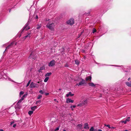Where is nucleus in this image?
<instances>
[{
	"label": "nucleus",
	"instance_id": "28",
	"mask_svg": "<svg viewBox=\"0 0 131 131\" xmlns=\"http://www.w3.org/2000/svg\"><path fill=\"white\" fill-rule=\"evenodd\" d=\"M42 97V95H39L37 97V99H40Z\"/></svg>",
	"mask_w": 131,
	"mask_h": 131
},
{
	"label": "nucleus",
	"instance_id": "11",
	"mask_svg": "<svg viewBox=\"0 0 131 131\" xmlns=\"http://www.w3.org/2000/svg\"><path fill=\"white\" fill-rule=\"evenodd\" d=\"M90 131H102V130L100 129H99L98 130L96 129H94L93 127H91L90 129Z\"/></svg>",
	"mask_w": 131,
	"mask_h": 131
},
{
	"label": "nucleus",
	"instance_id": "41",
	"mask_svg": "<svg viewBox=\"0 0 131 131\" xmlns=\"http://www.w3.org/2000/svg\"><path fill=\"white\" fill-rule=\"evenodd\" d=\"M110 128L112 129H114L115 128V127H111V128Z\"/></svg>",
	"mask_w": 131,
	"mask_h": 131
},
{
	"label": "nucleus",
	"instance_id": "38",
	"mask_svg": "<svg viewBox=\"0 0 131 131\" xmlns=\"http://www.w3.org/2000/svg\"><path fill=\"white\" fill-rule=\"evenodd\" d=\"M65 67H68L69 66L67 63H66L64 66Z\"/></svg>",
	"mask_w": 131,
	"mask_h": 131
},
{
	"label": "nucleus",
	"instance_id": "32",
	"mask_svg": "<svg viewBox=\"0 0 131 131\" xmlns=\"http://www.w3.org/2000/svg\"><path fill=\"white\" fill-rule=\"evenodd\" d=\"M24 92L23 91H21L20 93V95H21L24 94Z\"/></svg>",
	"mask_w": 131,
	"mask_h": 131
},
{
	"label": "nucleus",
	"instance_id": "17",
	"mask_svg": "<svg viewBox=\"0 0 131 131\" xmlns=\"http://www.w3.org/2000/svg\"><path fill=\"white\" fill-rule=\"evenodd\" d=\"M86 80L87 81H89L91 80V76H89L86 78Z\"/></svg>",
	"mask_w": 131,
	"mask_h": 131
},
{
	"label": "nucleus",
	"instance_id": "52",
	"mask_svg": "<svg viewBox=\"0 0 131 131\" xmlns=\"http://www.w3.org/2000/svg\"><path fill=\"white\" fill-rule=\"evenodd\" d=\"M11 9H10L9 10V12H10Z\"/></svg>",
	"mask_w": 131,
	"mask_h": 131
},
{
	"label": "nucleus",
	"instance_id": "57",
	"mask_svg": "<svg viewBox=\"0 0 131 131\" xmlns=\"http://www.w3.org/2000/svg\"><path fill=\"white\" fill-rule=\"evenodd\" d=\"M115 66H117V67H118V66L117 65H115Z\"/></svg>",
	"mask_w": 131,
	"mask_h": 131
},
{
	"label": "nucleus",
	"instance_id": "24",
	"mask_svg": "<svg viewBox=\"0 0 131 131\" xmlns=\"http://www.w3.org/2000/svg\"><path fill=\"white\" fill-rule=\"evenodd\" d=\"M46 77L45 78V79L44 80V82H47L48 81L49 79V78L48 77Z\"/></svg>",
	"mask_w": 131,
	"mask_h": 131
},
{
	"label": "nucleus",
	"instance_id": "5",
	"mask_svg": "<svg viewBox=\"0 0 131 131\" xmlns=\"http://www.w3.org/2000/svg\"><path fill=\"white\" fill-rule=\"evenodd\" d=\"M74 23V19L73 18H71L67 21V24L71 25H73Z\"/></svg>",
	"mask_w": 131,
	"mask_h": 131
},
{
	"label": "nucleus",
	"instance_id": "26",
	"mask_svg": "<svg viewBox=\"0 0 131 131\" xmlns=\"http://www.w3.org/2000/svg\"><path fill=\"white\" fill-rule=\"evenodd\" d=\"M75 63L77 65H79V62L78 60H76L75 61Z\"/></svg>",
	"mask_w": 131,
	"mask_h": 131
},
{
	"label": "nucleus",
	"instance_id": "45",
	"mask_svg": "<svg viewBox=\"0 0 131 131\" xmlns=\"http://www.w3.org/2000/svg\"><path fill=\"white\" fill-rule=\"evenodd\" d=\"M130 79L131 78H129L128 79V81H129L130 80Z\"/></svg>",
	"mask_w": 131,
	"mask_h": 131
},
{
	"label": "nucleus",
	"instance_id": "43",
	"mask_svg": "<svg viewBox=\"0 0 131 131\" xmlns=\"http://www.w3.org/2000/svg\"><path fill=\"white\" fill-rule=\"evenodd\" d=\"M26 96H27V94H25L23 96L25 97Z\"/></svg>",
	"mask_w": 131,
	"mask_h": 131
},
{
	"label": "nucleus",
	"instance_id": "3",
	"mask_svg": "<svg viewBox=\"0 0 131 131\" xmlns=\"http://www.w3.org/2000/svg\"><path fill=\"white\" fill-rule=\"evenodd\" d=\"M87 100L86 99L84 100L83 101H81L80 103L77 105V107H81L84 105H86L87 103Z\"/></svg>",
	"mask_w": 131,
	"mask_h": 131
},
{
	"label": "nucleus",
	"instance_id": "37",
	"mask_svg": "<svg viewBox=\"0 0 131 131\" xmlns=\"http://www.w3.org/2000/svg\"><path fill=\"white\" fill-rule=\"evenodd\" d=\"M105 125L106 127H108L109 128H111V127H110V125Z\"/></svg>",
	"mask_w": 131,
	"mask_h": 131
},
{
	"label": "nucleus",
	"instance_id": "55",
	"mask_svg": "<svg viewBox=\"0 0 131 131\" xmlns=\"http://www.w3.org/2000/svg\"><path fill=\"white\" fill-rule=\"evenodd\" d=\"M124 131H128L127 130H124Z\"/></svg>",
	"mask_w": 131,
	"mask_h": 131
},
{
	"label": "nucleus",
	"instance_id": "10",
	"mask_svg": "<svg viewBox=\"0 0 131 131\" xmlns=\"http://www.w3.org/2000/svg\"><path fill=\"white\" fill-rule=\"evenodd\" d=\"M4 78L5 79L7 80H9L13 82H14L12 80L9 78L7 77L6 75H4Z\"/></svg>",
	"mask_w": 131,
	"mask_h": 131
},
{
	"label": "nucleus",
	"instance_id": "14",
	"mask_svg": "<svg viewBox=\"0 0 131 131\" xmlns=\"http://www.w3.org/2000/svg\"><path fill=\"white\" fill-rule=\"evenodd\" d=\"M84 128L85 129H88L89 128V125L88 123H86L84 124Z\"/></svg>",
	"mask_w": 131,
	"mask_h": 131
},
{
	"label": "nucleus",
	"instance_id": "50",
	"mask_svg": "<svg viewBox=\"0 0 131 131\" xmlns=\"http://www.w3.org/2000/svg\"><path fill=\"white\" fill-rule=\"evenodd\" d=\"M54 101H57V100L56 99H54Z\"/></svg>",
	"mask_w": 131,
	"mask_h": 131
},
{
	"label": "nucleus",
	"instance_id": "36",
	"mask_svg": "<svg viewBox=\"0 0 131 131\" xmlns=\"http://www.w3.org/2000/svg\"><path fill=\"white\" fill-rule=\"evenodd\" d=\"M76 107V105H73V106H71V108H72V107L73 108H75V107Z\"/></svg>",
	"mask_w": 131,
	"mask_h": 131
},
{
	"label": "nucleus",
	"instance_id": "51",
	"mask_svg": "<svg viewBox=\"0 0 131 131\" xmlns=\"http://www.w3.org/2000/svg\"><path fill=\"white\" fill-rule=\"evenodd\" d=\"M0 131H4V130L2 129H0Z\"/></svg>",
	"mask_w": 131,
	"mask_h": 131
},
{
	"label": "nucleus",
	"instance_id": "29",
	"mask_svg": "<svg viewBox=\"0 0 131 131\" xmlns=\"http://www.w3.org/2000/svg\"><path fill=\"white\" fill-rule=\"evenodd\" d=\"M40 102H41V101L39 100V101H37L36 102V103L37 104H38L39 103V104H40Z\"/></svg>",
	"mask_w": 131,
	"mask_h": 131
},
{
	"label": "nucleus",
	"instance_id": "20",
	"mask_svg": "<svg viewBox=\"0 0 131 131\" xmlns=\"http://www.w3.org/2000/svg\"><path fill=\"white\" fill-rule=\"evenodd\" d=\"M34 53L33 52H32L30 55V56L29 57V58H32L33 59H34L35 58L34 57H33V55H34Z\"/></svg>",
	"mask_w": 131,
	"mask_h": 131
},
{
	"label": "nucleus",
	"instance_id": "34",
	"mask_svg": "<svg viewBox=\"0 0 131 131\" xmlns=\"http://www.w3.org/2000/svg\"><path fill=\"white\" fill-rule=\"evenodd\" d=\"M22 101L21 99H20L18 101L17 103H18V104H20V103Z\"/></svg>",
	"mask_w": 131,
	"mask_h": 131
},
{
	"label": "nucleus",
	"instance_id": "39",
	"mask_svg": "<svg viewBox=\"0 0 131 131\" xmlns=\"http://www.w3.org/2000/svg\"><path fill=\"white\" fill-rule=\"evenodd\" d=\"M16 126V124H14L13 125V127H15Z\"/></svg>",
	"mask_w": 131,
	"mask_h": 131
},
{
	"label": "nucleus",
	"instance_id": "9",
	"mask_svg": "<svg viewBox=\"0 0 131 131\" xmlns=\"http://www.w3.org/2000/svg\"><path fill=\"white\" fill-rule=\"evenodd\" d=\"M21 105L20 104H18L17 103V104L15 106V108L17 110H19L21 108Z\"/></svg>",
	"mask_w": 131,
	"mask_h": 131
},
{
	"label": "nucleus",
	"instance_id": "35",
	"mask_svg": "<svg viewBox=\"0 0 131 131\" xmlns=\"http://www.w3.org/2000/svg\"><path fill=\"white\" fill-rule=\"evenodd\" d=\"M15 123V121H12L10 122V125H11L13 124H14Z\"/></svg>",
	"mask_w": 131,
	"mask_h": 131
},
{
	"label": "nucleus",
	"instance_id": "31",
	"mask_svg": "<svg viewBox=\"0 0 131 131\" xmlns=\"http://www.w3.org/2000/svg\"><path fill=\"white\" fill-rule=\"evenodd\" d=\"M39 92L41 94H42L43 93V91L42 90H40L39 91Z\"/></svg>",
	"mask_w": 131,
	"mask_h": 131
},
{
	"label": "nucleus",
	"instance_id": "23",
	"mask_svg": "<svg viewBox=\"0 0 131 131\" xmlns=\"http://www.w3.org/2000/svg\"><path fill=\"white\" fill-rule=\"evenodd\" d=\"M41 24H38L37 25V29H39L41 27Z\"/></svg>",
	"mask_w": 131,
	"mask_h": 131
},
{
	"label": "nucleus",
	"instance_id": "15",
	"mask_svg": "<svg viewBox=\"0 0 131 131\" xmlns=\"http://www.w3.org/2000/svg\"><path fill=\"white\" fill-rule=\"evenodd\" d=\"M30 34L31 33H28V35L23 38L24 39H25L27 38H30Z\"/></svg>",
	"mask_w": 131,
	"mask_h": 131
},
{
	"label": "nucleus",
	"instance_id": "12",
	"mask_svg": "<svg viewBox=\"0 0 131 131\" xmlns=\"http://www.w3.org/2000/svg\"><path fill=\"white\" fill-rule=\"evenodd\" d=\"M66 102L67 103H69L70 102L73 103L74 101L71 100V99H70L69 98H67L66 100Z\"/></svg>",
	"mask_w": 131,
	"mask_h": 131
},
{
	"label": "nucleus",
	"instance_id": "22",
	"mask_svg": "<svg viewBox=\"0 0 131 131\" xmlns=\"http://www.w3.org/2000/svg\"><path fill=\"white\" fill-rule=\"evenodd\" d=\"M37 108V106H34L31 107V109L32 111H34L35 109Z\"/></svg>",
	"mask_w": 131,
	"mask_h": 131
},
{
	"label": "nucleus",
	"instance_id": "25",
	"mask_svg": "<svg viewBox=\"0 0 131 131\" xmlns=\"http://www.w3.org/2000/svg\"><path fill=\"white\" fill-rule=\"evenodd\" d=\"M33 111H30L28 112V114L30 115H31V114L33 113Z\"/></svg>",
	"mask_w": 131,
	"mask_h": 131
},
{
	"label": "nucleus",
	"instance_id": "7",
	"mask_svg": "<svg viewBox=\"0 0 131 131\" xmlns=\"http://www.w3.org/2000/svg\"><path fill=\"white\" fill-rule=\"evenodd\" d=\"M29 24V21H28V22L26 24L25 26L24 27L23 30H27L30 29V27L29 26H28Z\"/></svg>",
	"mask_w": 131,
	"mask_h": 131
},
{
	"label": "nucleus",
	"instance_id": "58",
	"mask_svg": "<svg viewBox=\"0 0 131 131\" xmlns=\"http://www.w3.org/2000/svg\"><path fill=\"white\" fill-rule=\"evenodd\" d=\"M128 118H129V119L130 118V117H128Z\"/></svg>",
	"mask_w": 131,
	"mask_h": 131
},
{
	"label": "nucleus",
	"instance_id": "53",
	"mask_svg": "<svg viewBox=\"0 0 131 131\" xmlns=\"http://www.w3.org/2000/svg\"><path fill=\"white\" fill-rule=\"evenodd\" d=\"M63 131H66V130L65 129H64V130H63Z\"/></svg>",
	"mask_w": 131,
	"mask_h": 131
},
{
	"label": "nucleus",
	"instance_id": "48",
	"mask_svg": "<svg viewBox=\"0 0 131 131\" xmlns=\"http://www.w3.org/2000/svg\"><path fill=\"white\" fill-rule=\"evenodd\" d=\"M90 12H89L88 13L86 14V15L87 14H88L89 15L90 14Z\"/></svg>",
	"mask_w": 131,
	"mask_h": 131
},
{
	"label": "nucleus",
	"instance_id": "27",
	"mask_svg": "<svg viewBox=\"0 0 131 131\" xmlns=\"http://www.w3.org/2000/svg\"><path fill=\"white\" fill-rule=\"evenodd\" d=\"M31 81V80H29V81L28 82V83H27V85H26V87H28L29 85V84L30 83V82Z\"/></svg>",
	"mask_w": 131,
	"mask_h": 131
},
{
	"label": "nucleus",
	"instance_id": "44",
	"mask_svg": "<svg viewBox=\"0 0 131 131\" xmlns=\"http://www.w3.org/2000/svg\"><path fill=\"white\" fill-rule=\"evenodd\" d=\"M126 121L128 122L129 121V119H126Z\"/></svg>",
	"mask_w": 131,
	"mask_h": 131
},
{
	"label": "nucleus",
	"instance_id": "42",
	"mask_svg": "<svg viewBox=\"0 0 131 131\" xmlns=\"http://www.w3.org/2000/svg\"><path fill=\"white\" fill-rule=\"evenodd\" d=\"M127 121H126L125 120V121H123L122 122L124 123V124H126V123Z\"/></svg>",
	"mask_w": 131,
	"mask_h": 131
},
{
	"label": "nucleus",
	"instance_id": "46",
	"mask_svg": "<svg viewBox=\"0 0 131 131\" xmlns=\"http://www.w3.org/2000/svg\"><path fill=\"white\" fill-rule=\"evenodd\" d=\"M38 18V16L37 15L36 16V18L37 19V18Z\"/></svg>",
	"mask_w": 131,
	"mask_h": 131
},
{
	"label": "nucleus",
	"instance_id": "30",
	"mask_svg": "<svg viewBox=\"0 0 131 131\" xmlns=\"http://www.w3.org/2000/svg\"><path fill=\"white\" fill-rule=\"evenodd\" d=\"M96 30L95 28H93V33L96 32Z\"/></svg>",
	"mask_w": 131,
	"mask_h": 131
},
{
	"label": "nucleus",
	"instance_id": "18",
	"mask_svg": "<svg viewBox=\"0 0 131 131\" xmlns=\"http://www.w3.org/2000/svg\"><path fill=\"white\" fill-rule=\"evenodd\" d=\"M45 67L44 66H42L41 67L39 70V72H41V70H44L45 69Z\"/></svg>",
	"mask_w": 131,
	"mask_h": 131
},
{
	"label": "nucleus",
	"instance_id": "56",
	"mask_svg": "<svg viewBox=\"0 0 131 131\" xmlns=\"http://www.w3.org/2000/svg\"><path fill=\"white\" fill-rule=\"evenodd\" d=\"M59 90H61V89H59Z\"/></svg>",
	"mask_w": 131,
	"mask_h": 131
},
{
	"label": "nucleus",
	"instance_id": "47",
	"mask_svg": "<svg viewBox=\"0 0 131 131\" xmlns=\"http://www.w3.org/2000/svg\"><path fill=\"white\" fill-rule=\"evenodd\" d=\"M79 126H81V124H79L78 125Z\"/></svg>",
	"mask_w": 131,
	"mask_h": 131
},
{
	"label": "nucleus",
	"instance_id": "8",
	"mask_svg": "<svg viewBox=\"0 0 131 131\" xmlns=\"http://www.w3.org/2000/svg\"><path fill=\"white\" fill-rule=\"evenodd\" d=\"M55 61L54 60H52L48 64L49 67H52L55 64Z\"/></svg>",
	"mask_w": 131,
	"mask_h": 131
},
{
	"label": "nucleus",
	"instance_id": "54",
	"mask_svg": "<svg viewBox=\"0 0 131 131\" xmlns=\"http://www.w3.org/2000/svg\"><path fill=\"white\" fill-rule=\"evenodd\" d=\"M37 83H40V82L38 81L37 82Z\"/></svg>",
	"mask_w": 131,
	"mask_h": 131
},
{
	"label": "nucleus",
	"instance_id": "49",
	"mask_svg": "<svg viewBox=\"0 0 131 131\" xmlns=\"http://www.w3.org/2000/svg\"><path fill=\"white\" fill-rule=\"evenodd\" d=\"M48 94H49V93H45V94H46V95H48Z\"/></svg>",
	"mask_w": 131,
	"mask_h": 131
},
{
	"label": "nucleus",
	"instance_id": "19",
	"mask_svg": "<svg viewBox=\"0 0 131 131\" xmlns=\"http://www.w3.org/2000/svg\"><path fill=\"white\" fill-rule=\"evenodd\" d=\"M89 86L92 87H95L96 84H94L93 83H90L89 84Z\"/></svg>",
	"mask_w": 131,
	"mask_h": 131
},
{
	"label": "nucleus",
	"instance_id": "40",
	"mask_svg": "<svg viewBox=\"0 0 131 131\" xmlns=\"http://www.w3.org/2000/svg\"><path fill=\"white\" fill-rule=\"evenodd\" d=\"M24 97L23 96L22 97H21V99H21V100L22 101H23V100H24Z\"/></svg>",
	"mask_w": 131,
	"mask_h": 131
},
{
	"label": "nucleus",
	"instance_id": "33",
	"mask_svg": "<svg viewBox=\"0 0 131 131\" xmlns=\"http://www.w3.org/2000/svg\"><path fill=\"white\" fill-rule=\"evenodd\" d=\"M59 127H58L56 128V129H54V131H56L57 130H58L59 129Z\"/></svg>",
	"mask_w": 131,
	"mask_h": 131
},
{
	"label": "nucleus",
	"instance_id": "61",
	"mask_svg": "<svg viewBox=\"0 0 131 131\" xmlns=\"http://www.w3.org/2000/svg\"><path fill=\"white\" fill-rule=\"evenodd\" d=\"M82 32H81V34H82Z\"/></svg>",
	"mask_w": 131,
	"mask_h": 131
},
{
	"label": "nucleus",
	"instance_id": "4",
	"mask_svg": "<svg viewBox=\"0 0 131 131\" xmlns=\"http://www.w3.org/2000/svg\"><path fill=\"white\" fill-rule=\"evenodd\" d=\"M39 86V84L32 82L31 83L30 85V88H37Z\"/></svg>",
	"mask_w": 131,
	"mask_h": 131
},
{
	"label": "nucleus",
	"instance_id": "6",
	"mask_svg": "<svg viewBox=\"0 0 131 131\" xmlns=\"http://www.w3.org/2000/svg\"><path fill=\"white\" fill-rule=\"evenodd\" d=\"M16 44L17 43L16 42H15L14 41L13 42H12L10 45H9L6 48L5 51L6 50H7L10 48L13 47L14 46L16 45Z\"/></svg>",
	"mask_w": 131,
	"mask_h": 131
},
{
	"label": "nucleus",
	"instance_id": "16",
	"mask_svg": "<svg viewBox=\"0 0 131 131\" xmlns=\"http://www.w3.org/2000/svg\"><path fill=\"white\" fill-rule=\"evenodd\" d=\"M74 95V94H72L71 92H69V93L67 94H66V95L67 97H68L69 96H72Z\"/></svg>",
	"mask_w": 131,
	"mask_h": 131
},
{
	"label": "nucleus",
	"instance_id": "60",
	"mask_svg": "<svg viewBox=\"0 0 131 131\" xmlns=\"http://www.w3.org/2000/svg\"><path fill=\"white\" fill-rule=\"evenodd\" d=\"M81 35V34H80V36H79V37H80V36Z\"/></svg>",
	"mask_w": 131,
	"mask_h": 131
},
{
	"label": "nucleus",
	"instance_id": "1",
	"mask_svg": "<svg viewBox=\"0 0 131 131\" xmlns=\"http://www.w3.org/2000/svg\"><path fill=\"white\" fill-rule=\"evenodd\" d=\"M75 81L76 86H80L83 85L85 83V80L80 77L76 80Z\"/></svg>",
	"mask_w": 131,
	"mask_h": 131
},
{
	"label": "nucleus",
	"instance_id": "13",
	"mask_svg": "<svg viewBox=\"0 0 131 131\" xmlns=\"http://www.w3.org/2000/svg\"><path fill=\"white\" fill-rule=\"evenodd\" d=\"M126 85L128 87H131V80L129 82H125Z\"/></svg>",
	"mask_w": 131,
	"mask_h": 131
},
{
	"label": "nucleus",
	"instance_id": "59",
	"mask_svg": "<svg viewBox=\"0 0 131 131\" xmlns=\"http://www.w3.org/2000/svg\"><path fill=\"white\" fill-rule=\"evenodd\" d=\"M57 103H58V101H56Z\"/></svg>",
	"mask_w": 131,
	"mask_h": 131
},
{
	"label": "nucleus",
	"instance_id": "2",
	"mask_svg": "<svg viewBox=\"0 0 131 131\" xmlns=\"http://www.w3.org/2000/svg\"><path fill=\"white\" fill-rule=\"evenodd\" d=\"M46 26L50 30L52 31L54 30L55 25L54 23L49 22L47 24Z\"/></svg>",
	"mask_w": 131,
	"mask_h": 131
},
{
	"label": "nucleus",
	"instance_id": "21",
	"mask_svg": "<svg viewBox=\"0 0 131 131\" xmlns=\"http://www.w3.org/2000/svg\"><path fill=\"white\" fill-rule=\"evenodd\" d=\"M52 74L50 72V73H46L45 75V77H48L49 76H50Z\"/></svg>",
	"mask_w": 131,
	"mask_h": 131
}]
</instances>
